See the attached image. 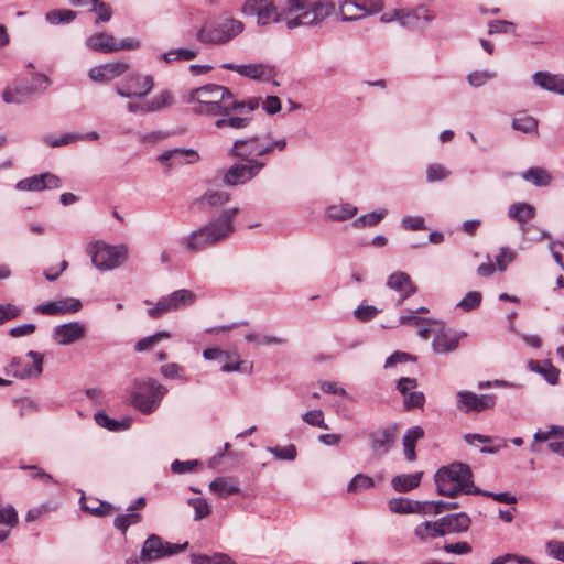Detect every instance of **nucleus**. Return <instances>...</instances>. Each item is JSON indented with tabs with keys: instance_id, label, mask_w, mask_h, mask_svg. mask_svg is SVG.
Listing matches in <instances>:
<instances>
[{
	"instance_id": "f257e3e1",
	"label": "nucleus",
	"mask_w": 564,
	"mask_h": 564,
	"mask_svg": "<svg viewBox=\"0 0 564 564\" xmlns=\"http://www.w3.org/2000/svg\"><path fill=\"white\" fill-rule=\"evenodd\" d=\"M238 214V207L223 210L205 225L184 236L181 245L186 251L195 253L224 242L235 232V219Z\"/></svg>"
},
{
	"instance_id": "f03ea898",
	"label": "nucleus",
	"mask_w": 564,
	"mask_h": 564,
	"mask_svg": "<svg viewBox=\"0 0 564 564\" xmlns=\"http://www.w3.org/2000/svg\"><path fill=\"white\" fill-rule=\"evenodd\" d=\"M284 11L294 14L285 18L288 29L299 26H321L323 22L335 12V4L328 0H286Z\"/></svg>"
},
{
	"instance_id": "7ed1b4c3",
	"label": "nucleus",
	"mask_w": 564,
	"mask_h": 564,
	"mask_svg": "<svg viewBox=\"0 0 564 564\" xmlns=\"http://www.w3.org/2000/svg\"><path fill=\"white\" fill-rule=\"evenodd\" d=\"M437 492L442 496L456 497L460 494L476 495L480 489L474 485L473 473L468 465L452 463L441 467L435 476Z\"/></svg>"
},
{
	"instance_id": "20e7f679",
	"label": "nucleus",
	"mask_w": 564,
	"mask_h": 564,
	"mask_svg": "<svg viewBox=\"0 0 564 564\" xmlns=\"http://www.w3.org/2000/svg\"><path fill=\"white\" fill-rule=\"evenodd\" d=\"M191 99L199 104L198 112L213 116H226L236 109H243L246 105L238 102L231 91L220 85L208 84L192 90Z\"/></svg>"
},
{
	"instance_id": "39448f33",
	"label": "nucleus",
	"mask_w": 564,
	"mask_h": 564,
	"mask_svg": "<svg viewBox=\"0 0 564 564\" xmlns=\"http://www.w3.org/2000/svg\"><path fill=\"white\" fill-rule=\"evenodd\" d=\"M286 145L288 142L284 138L273 140L269 133L263 137L252 135L236 140L229 150V155L248 162L269 155L274 151L283 152Z\"/></svg>"
},
{
	"instance_id": "423d86ee",
	"label": "nucleus",
	"mask_w": 564,
	"mask_h": 564,
	"mask_svg": "<svg viewBox=\"0 0 564 564\" xmlns=\"http://www.w3.org/2000/svg\"><path fill=\"white\" fill-rule=\"evenodd\" d=\"M245 25L240 20L230 18L217 24H205L196 33L198 42L207 45H223L241 34Z\"/></svg>"
},
{
	"instance_id": "0eeeda50",
	"label": "nucleus",
	"mask_w": 564,
	"mask_h": 564,
	"mask_svg": "<svg viewBox=\"0 0 564 564\" xmlns=\"http://www.w3.org/2000/svg\"><path fill=\"white\" fill-rule=\"evenodd\" d=\"M87 251L91 256L93 264L101 271L113 270L127 260V248L124 246L95 242L88 246Z\"/></svg>"
},
{
	"instance_id": "6e6552de",
	"label": "nucleus",
	"mask_w": 564,
	"mask_h": 564,
	"mask_svg": "<svg viewBox=\"0 0 564 564\" xmlns=\"http://www.w3.org/2000/svg\"><path fill=\"white\" fill-rule=\"evenodd\" d=\"M167 389L155 379L144 380L132 394L133 405L142 413L150 414L158 409Z\"/></svg>"
},
{
	"instance_id": "1a4fd4ad",
	"label": "nucleus",
	"mask_w": 564,
	"mask_h": 564,
	"mask_svg": "<svg viewBox=\"0 0 564 564\" xmlns=\"http://www.w3.org/2000/svg\"><path fill=\"white\" fill-rule=\"evenodd\" d=\"M153 86L154 82L152 76L132 73L116 86V93L128 99H143L150 94Z\"/></svg>"
},
{
	"instance_id": "9d476101",
	"label": "nucleus",
	"mask_w": 564,
	"mask_h": 564,
	"mask_svg": "<svg viewBox=\"0 0 564 564\" xmlns=\"http://www.w3.org/2000/svg\"><path fill=\"white\" fill-rule=\"evenodd\" d=\"M241 12L248 17H257L259 25H269L284 21L282 14L279 13L276 6L272 0H246L241 8Z\"/></svg>"
},
{
	"instance_id": "9b49d317",
	"label": "nucleus",
	"mask_w": 564,
	"mask_h": 564,
	"mask_svg": "<svg viewBox=\"0 0 564 564\" xmlns=\"http://www.w3.org/2000/svg\"><path fill=\"white\" fill-rule=\"evenodd\" d=\"M188 545V542L183 544H173L164 541L156 534H151L144 541L140 556L145 560L156 561L165 556H172L183 552Z\"/></svg>"
},
{
	"instance_id": "f8f14e48",
	"label": "nucleus",
	"mask_w": 564,
	"mask_h": 564,
	"mask_svg": "<svg viewBox=\"0 0 564 564\" xmlns=\"http://www.w3.org/2000/svg\"><path fill=\"white\" fill-rule=\"evenodd\" d=\"M265 166L261 160L243 161L231 165L224 174L223 182L227 186H237L246 184L254 178Z\"/></svg>"
},
{
	"instance_id": "ddd939ff",
	"label": "nucleus",
	"mask_w": 564,
	"mask_h": 564,
	"mask_svg": "<svg viewBox=\"0 0 564 564\" xmlns=\"http://www.w3.org/2000/svg\"><path fill=\"white\" fill-rule=\"evenodd\" d=\"M495 404L494 394H477L465 390L457 392V409L467 414L492 409Z\"/></svg>"
},
{
	"instance_id": "4468645a",
	"label": "nucleus",
	"mask_w": 564,
	"mask_h": 564,
	"mask_svg": "<svg viewBox=\"0 0 564 564\" xmlns=\"http://www.w3.org/2000/svg\"><path fill=\"white\" fill-rule=\"evenodd\" d=\"M221 68L232 70L242 77L254 80L270 82L276 75V68L268 63L234 64L226 63Z\"/></svg>"
},
{
	"instance_id": "2eb2a0df",
	"label": "nucleus",
	"mask_w": 564,
	"mask_h": 564,
	"mask_svg": "<svg viewBox=\"0 0 564 564\" xmlns=\"http://www.w3.org/2000/svg\"><path fill=\"white\" fill-rule=\"evenodd\" d=\"M86 333V325L82 322L74 321L56 325L52 330V338L61 346H68L84 339Z\"/></svg>"
},
{
	"instance_id": "dca6fc26",
	"label": "nucleus",
	"mask_w": 564,
	"mask_h": 564,
	"mask_svg": "<svg viewBox=\"0 0 564 564\" xmlns=\"http://www.w3.org/2000/svg\"><path fill=\"white\" fill-rule=\"evenodd\" d=\"M36 91V86L29 85L25 80L14 79L4 87L1 97L7 105H23Z\"/></svg>"
},
{
	"instance_id": "f3484780",
	"label": "nucleus",
	"mask_w": 564,
	"mask_h": 564,
	"mask_svg": "<svg viewBox=\"0 0 564 564\" xmlns=\"http://www.w3.org/2000/svg\"><path fill=\"white\" fill-rule=\"evenodd\" d=\"M83 304L78 299L65 297L57 301L42 303L35 306L34 311L39 314L48 316H58L67 313H76Z\"/></svg>"
},
{
	"instance_id": "a211bd4d",
	"label": "nucleus",
	"mask_w": 564,
	"mask_h": 564,
	"mask_svg": "<svg viewBox=\"0 0 564 564\" xmlns=\"http://www.w3.org/2000/svg\"><path fill=\"white\" fill-rule=\"evenodd\" d=\"M33 360V364L24 362L20 358H14L10 365L12 368L13 376L17 378L25 379L31 377H37L43 371V355L30 350L26 354Z\"/></svg>"
},
{
	"instance_id": "6ab92c4d",
	"label": "nucleus",
	"mask_w": 564,
	"mask_h": 564,
	"mask_svg": "<svg viewBox=\"0 0 564 564\" xmlns=\"http://www.w3.org/2000/svg\"><path fill=\"white\" fill-rule=\"evenodd\" d=\"M199 155L194 149L175 148L162 152L158 161L171 169L183 164H192L198 161Z\"/></svg>"
},
{
	"instance_id": "aec40b11",
	"label": "nucleus",
	"mask_w": 564,
	"mask_h": 564,
	"mask_svg": "<svg viewBox=\"0 0 564 564\" xmlns=\"http://www.w3.org/2000/svg\"><path fill=\"white\" fill-rule=\"evenodd\" d=\"M466 336V333H456L452 329H445L443 326L435 333L432 343L433 350L437 354H447L457 349L459 340Z\"/></svg>"
},
{
	"instance_id": "412c9836",
	"label": "nucleus",
	"mask_w": 564,
	"mask_h": 564,
	"mask_svg": "<svg viewBox=\"0 0 564 564\" xmlns=\"http://www.w3.org/2000/svg\"><path fill=\"white\" fill-rule=\"evenodd\" d=\"M61 186V180L51 173L42 175H34L28 178H23L17 183V188L20 191H43L46 188H58Z\"/></svg>"
},
{
	"instance_id": "4be33fe9",
	"label": "nucleus",
	"mask_w": 564,
	"mask_h": 564,
	"mask_svg": "<svg viewBox=\"0 0 564 564\" xmlns=\"http://www.w3.org/2000/svg\"><path fill=\"white\" fill-rule=\"evenodd\" d=\"M370 446L375 456L387 454L394 442V430L390 427L382 429L369 434Z\"/></svg>"
},
{
	"instance_id": "5701e85b",
	"label": "nucleus",
	"mask_w": 564,
	"mask_h": 564,
	"mask_svg": "<svg viewBox=\"0 0 564 564\" xmlns=\"http://www.w3.org/2000/svg\"><path fill=\"white\" fill-rule=\"evenodd\" d=\"M387 285L401 294L400 303L416 292L415 285L405 272L392 273L388 278Z\"/></svg>"
},
{
	"instance_id": "b1692460",
	"label": "nucleus",
	"mask_w": 564,
	"mask_h": 564,
	"mask_svg": "<svg viewBox=\"0 0 564 564\" xmlns=\"http://www.w3.org/2000/svg\"><path fill=\"white\" fill-rule=\"evenodd\" d=\"M533 83L547 91L564 95V75L536 72L533 75Z\"/></svg>"
},
{
	"instance_id": "393cba45",
	"label": "nucleus",
	"mask_w": 564,
	"mask_h": 564,
	"mask_svg": "<svg viewBox=\"0 0 564 564\" xmlns=\"http://www.w3.org/2000/svg\"><path fill=\"white\" fill-rule=\"evenodd\" d=\"M395 17L400 24L406 28H422L432 19L422 8L412 11L395 10Z\"/></svg>"
},
{
	"instance_id": "a878e982",
	"label": "nucleus",
	"mask_w": 564,
	"mask_h": 564,
	"mask_svg": "<svg viewBox=\"0 0 564 564\" xmlns=\"http://www.w3.org/2000/svg\"><path fill=\"white\" fill-rule=\"evenodd\" d=\"M209 490L219 498H228L240 491L239 482L232 477H217L209 484Z\"/></svg>"
},
{
	"instance_id": "bb28decb",
	"label": "nucleus",
	"mask_w": 564,
	"mask_h": 564,
	"mask_svg": "<svg viewBox=\"0 0 564 564\" xmlns=\"http://www.w3.org/2000/svg\"><path fill=\"white\" fill-rule=\"evenodd\" d=\"M86 45L90 50L104 54L116 52V39L111 34L106 32H100L90 35L86 40Z\"/></svg>"
},
{
	"instance_id": "cd10ccee",
	"label": "nucleus",
	"mask_w": 564,
	"mask_h": 564,
	"mask_svg": "<svg viewBox=\"0 0 564 564\" xmlns=\"http://www.w3.org/2000/svg\"><path fill=\"white\" fill-rule=\"evenodd\" d=\"M508 216L525 230V224L535 217V208L528 203H516L509 207Z\"/></svg>"
},
{
	"instance_id": "c85d7f7f",
	"label": "nucleus",
	"mask_w": 564,
	"mask_h": 564,
	"mask_svg": "<svg viewBox=\"0 0 564 564\" xmlns=\"http://www.w3.org/2000/svg\"><path fill=\"white\" fill-rule=\"evenodd\" d=\"M390 511L394 513H425L424 502L413 501L408 498H392L388 502Z\"/></svg>"
},
{
	"instance_id": "c756f323",
	"label": "nucleus",
	"mask_w": 564,
	"mask_h": 564,
	"mask_svg": "<svg viewBox=\"0 0 564 564\" xmlns=\"http://www.w3.org/2000/svg\"><path fill=\"white\" fill-rule=\"evenodd\" d=\"M79 503L83 510L97 517L110 516L115 510V507L109 502L93 498L82 497Z\"/></svg>"
},
{
	"instance_id": "7c9ffc66",
	"label": "nucleus",
	"mask_w": 564,
	"mask_h": 564,
	"mask_svg": "<svg viewBox=\"0 0 564 564\" xmlns=\"http://www.w3.org/2000/svg\"><path fill=\"white\" fill-rule=\"evenodd\" d=\"M422 476V471L408 475H398L392 478L391 486L398 492H408L420 485Z\"/></svg>"
},
{
	"instance_id": "2f4dec72",
	"label": "nucleus",
	"mask_w": 564,
	"mask_h": 564,
	"mask_svg": "<svg viewBox=\"0 0 564 564\" xmlns=\"http://www.w3.org/2000/svg\"><path fill=\"white\" fill-rule=\"evenodd\" d=\"M528 366L531 371L541 375L550 384L557 383L560 370L550 360H545L543 364L538 360H530Z\"/></svg>"
},
{
	"instance_id": "473e14b6",
	"label": "nucleus",
	"mask_w": 564,
	"mask_h": 564,
	"mask_svg": "<svg viewBox=\"0 0 564 564\" xmlns=\"http://www.w3.org/2000/svg\"><path fill=\"white\" fill-rule=\"evenodd\" d=\"M166 297L170 302V307H172L173 311L185 308L196 301V294L187 289L176 290L166 295Z\"/></svg>"
},
{
	"instance_id": "72a5a7b5",
	"label": "nucleus",
	"mask_w": 564,
	"mask_h": 564,
	"mask_svg": "<svg viewBox=\"0 0 564 564\" xmlns=\"http://www.w3.org/2000/svg\"><path fill=\"white\" fill-rule=\"evenodd\" d=\"M358 212V208L349 203H341L332 205L326 209V216L330 220L344 221L352 218Z\"/></svg>"
},
{
	"instance_id": "f704fd0d",
	"label": "nucleus",
	"mask_w": 564,
	"mask_h": 564,
	"mask_svg": "<svg viewBox=\"0 0 564 564\" xmlns=\"http://www.w3.org/2000/svg\"><path fill=\"white\" fill-rule=\"evenodd\" d=\"M551 437H564V426L551 425L547 431L538 430L533 435V442L530 445L532 453H540L539 443L547 442Z\"/></svg>"
},
{
	"instance_id": "c9c22d12",
	"label": "nucleus",
	"mask_w": 564,
	"mask_h": 564,
	"mask_svg": "<svg viewBox=\"0 0 564 564\" xmlns=\"http://www.w3.org/2000/svg\"><path fill=\"white\" fill-rule=\"evenodd\" d=\"M522 178L538 187L549 186L552 182L551 173L542 167L528 169L522 173Z\"/></svg>"
},
{
	"instance_id": "e433bc0d",
	"label": "nucleus",
	"mask_w": 564,
	"mask_h": 564,
	"mask_svg": "<svg viewBox=\"0 0 564 564\" xmlns=\"http://www.w3.org/2000/svg\"><path fill=\"white\" fill-rule=\"evenodd\" d=\"M234 111H230L226 116L215 121V127L218 129L231 128L235 130H241L248 127L250 119L247 116H232Z\"/></svg>"
},
{
	"instance_id": "4c0bfd02",
	"label": "nucleus",
	"mask_w": 564,
	"mask_h": 564,
	"mask_svg": "<svg viewBox=\"0 0 564 564\" xmlns=\"http://www.w3.org/2000/svg\"><path fill=\"white\" fill-rule=\"evenodd\" d=\"M464 440L469 445H473L475 441H478V442L485 444V446L480 448V452L482 454H495L500 448L507 447V444L505 442L500 445H494L492 437L487 436V435H481V434H466L464 436Z\"/></svg>"
},
{
	"instance_id": "58836bf2",
	"label": "nucleus",
	"mask_w": 564,
	"mask_h": 564,
	"mask_svg": "<svg viewBox=\"0 0 564 564\" xmlns=\"http://www.w3.org/2000/svg\"><path fill=\"white\" fill-rule=\"evenodd\" d=\"M447 521V530L451 533H460L469 529L471 520L465 512L454 513L445 516Z\"/></svg>"
},
{
	"instance_id": "ea45409f",
	"label": "nucleus",
	"mask_w": 564,
	"mask_h": 564,
	"mask_svg": "<svg viewBox=\"0 0 564 564\" xmlns=\"http://www.w3.org/2000/svg\"><path fill=\"white\" fill-rule=\"evenodd\" d=\"M191 562L192 564H237L228 554L221 552L212 555L194 554Z\"/></svg>"
},
{
	"instance_id": "a19ab883",
	"label": "nucleus",
	"mask_w": 564,
	"mask_h": 564,
	"mask_svg": "<svg viewBox=\"0 0 564 564\" xmlns=\"http://www.w3.org/2000/svg\"><path fill=\"white\" fill-rule=\"evenodd\" d=\"M230 199L229 193L224 189H208L204 193L200 200L210 207H219L228 203Z\"/></svg>"
},
{
	"instance_id": "79ce46f5",
	"label": "nucleus",
	"mask_w": 564,
	"mask_h": 564,
	"mask_svg": "<svg viewBox=\"0 0 564 564\" xmlns=\"http://www.w3.org/2000/svg\"><path fill=\"white\" fill-rule=\"evenodd\" d=\"M197 56V51L191 48H174L161 55V59L166 63L176 61H192Z\"/></svg>"
},
{
	"instance_id": "37998d69",
	"label": "nucleus",
	"mask_w": 564,
	"mask_h": 564,
	"mask_svg": "<svg viewBox=\"0 0 564 564\" xmlns=\"http://www.w3.org/2000/svg\"><path fill=\"white\" fill-rule=\"evenodd\" d=\"M512 128L523 133L536 132L538 121L535 118L521 113L512 120Z\"/></svg>"
},
{
	"instance_id": "c03bdc74",
	"label": "nucleus",
	"mask_w": 564,
	"mask_h": 564,
	"mask_svg": "<svg viewBox=\"0 0 564 564\" xmlns=\"http://www.w3.org/2000/svg\"><path fill=\"white\" fill-rule=\"evenodd\" d=\"M170 337H171V334L169 332H165V330L158 332L151 336L139 339L134 345V349L138 352L149 350V349L153 348L160 340L170 338Z\"/></svg>"
},
{
	"instance_id": "a18cd8bd",
	"label": "nucleus",
	"mask_w": 564,
	"mask_h": 564,
	"mask_svg": "<svg viewBox=\"0 0 564 564\" xmlns=\"http://www.w3.org/2000/svg\"><path fill=\"white\" fill-rule=\"evenodd\" d=\"M375 487V480L365 474H357L348 484V492H360Z\"/></svg>"
},
{
	"instance_id": "49530a36",
	"label": "nucleus",
	"mask_w": 564,
	"mask_h": 564,
	"mask_svg": "<svg viewBox=\"0 0 564 564\" xmlns=\"http://www.w3.org/2000/svg\"><path fill=\"white\" fill-rule=\"evenodd\" d=\"M141 514L134 511H128L126 514L117 516L115 518L113 525L124 534L130 525L137 524L141 522Z\"/></svg>"
},
{
	"instance_id": "de8ad7c7",
	"label": "nucleus",
	"mask_w": 564,
	"mask_h": 564,
	"mask_svg": "<svg viewBox=\"0 0 564 564\" xmlns=\"http://www.w3.org/2000/svg\"><path fill=\"white\" fill-rule=\"evenodd\" d=\"M339 14L343 21H356L361 19L356 0H345L340 3Z\"/></svg>"
},
{
	"instance_id": "09e8293b",
	"label": "nucleus",
	"mask_w": 564,
	"mask_h": 564,
	"mask_svg": "<svg viewBox=\"0 0 564 564\" xmlns=\"http://www.w3.org/2000/svg\"><path fill=\"white\" fill-rule=\"evenodd\" d=\"M187 503L194 509V520L200 521L204 518L208 517L210 513V507L206 499L197 497V498H189L187 500Z\"/></svg>"
},
{
	"instance_id": "8fccbe9b",
	"label": "nucleus",
	"mask_w": 564,
	"mask_h": 564,
	"mask_svg": "<svg viewBox=\"0 0 564 564\" xmlns=\"http://www.w3.org/2000/svg\"><path fill=\"white\" fill-rule=\"evenodd\" d=\"M388 214L387 209H380L379 212H372L358 217L354 223V227L375 226L379 224Z\"/></svg>"
},
{
	"instance_id": "3c124183",
	"label": "nucleus",
	"mask_w": 564,
	"mask_h": 564,
	"mask_svg": "<svg viewBox=\"0 0 564 564\" xmlns=\"http://www.w3.org/2000/svg\"><path fill=\"white\" fill-rule=\"evenodd\" d=\"M361 19L367 15L377 14L383 9L382 0H356Z\"/></svg>"
},
{
	"instance_id": "603ef678",
	"label": "nucleus",
	"mask_w": 564,
	"mask_h": 564,
	"mask_svg": "<svg viewBox=\"0 0 564 564\" xmlns=\"http://www.w3.org/2000/svg\"><path fill=\"white\" fill-rule=\"evenodd\" d=\"M76 18V12L63 9V10H52L46 13V20L51 24H59V23H68Z\"/></svg>"
},
{
	"instance_id": "864d4df0",
	"label": "nucleus",
	"mask_w": 564,
	"mask_h": 564,
	"mask_svg": "<svg viewBox=\"0 0 564 564\" xmlns=\"http://www.w3.org/2000/svg\"><path fill=\"white\" fill-rule=\"evenodd\" d=\"M172 101H173L172 95L167 90H164V91L160 93L158 96H155L154 98H152L150 101H148L149 111L150 112L161 111L164 108H166L167 106H170L172 104Z\"/></svg>"
},
{
	"instance_id": "5fc2aeb1",
	"label": "nucleus",
	"mask_w": 564,
	"mask_h": 564,
	"mask_svg": "<svg viewBox=\"0 0 564 564\" xmlns=\"http://www.w3.org/2000/svg\"><path fill=\"white\" fill-rule=\"evenodd\" d=\"M451 174V171L442 164H430L426 169V180L430 183L446 180Z\"/></svg>"
},
{
	"instance_id": "6e6d98bb",
	"label": "nucleus",
	"mask_w": 564,
	"mask_h": 564,
	"mask_svg": "<svg viewBox=\"0 0 564 564\" xmlns=\"http://www.w3.org/2000/svg\"><path fill=\"white\" fill-rule=\"evenodd\" d=\"M482 295L480 292L469 291L457 304V306L465 312H469L477 308L480 305Z\"/></svg>"
},
{
	"instance_id": "4d7b16f0",
	"label": "nucleus",
	"mask_w": 564,
	"mask_h": 564,
	"mask_svg": "<svg viewBox=\"0 0 564 564\" xmlns=\"http://www.w3.org/2000/svg\"><path fill=\"white\" fill-rule=\"evenodd\" d=\"M79 137L75 133H65L58 138H55L51 134H45L43 137V142L51 148H58L63 145H67L72 142L78 141Z\"/></svg>"
},
{
	"instance_id": "13d9d810",
	"label": "nucleus",
	"mask_w": 564,
	"mask_h": 564,
	"mask_svg": "<svg viewBox=\"0 0 564 564\" xmlns=\"http://www.w3.org/2000/svg\"><path fill=\"white\" fill-rule=\"evenodd\" d=\"M516 251L508 248V247H501L499 250V253L496 256V268L499 271H505L508 265L516 259Z\"/></svg>"
},
{
	"instance_id": "bf43d9fd",
	"label": "nucleus",
	"mask_w": 564,
	"mask_h": 564,
	"mask_svg": "<svg viewBox=\"0 0 564 564\" xmlns=\"http://www.w3.org/2000/svg\"><path fill=\"white\" fill-rule=\"evenodd\" d=\"M302 420L311 426H317L324 430L328 429V425L324 421V413L319 409L305 412L302 415Z\"/></svg>"
},
{
	"instance_id": "052dcab7",
	"label": "nucleus",
	"mask_w": 564,
	"mask_h": 564,
	"mask_svg": "<svg viewBox=\"0 0 564 564\" xmlns=\"http://www.w3.org/2000/svg\"><path fill=\"white\" fill-rule=\"evenodd\" d=\"M495 77V72L475 70L467 76V82L473 87H480Z\"/></svg>"
},
{
	"instance_id": "680f3d73",
	"label": "nucleus",
	"mask_w": 564,
	"mask_h": 564,
	"mask_svg": "<svg viewBox=\"0 0 564 564\" xmlns=\"http://www.w3.org/2000/svg\"><path fill=\"white\" fill-rule=\"evenodd\" d=\"M268 451L271 454H273L275 458L281 459V460H294L296 458V454H297L296 447L292 444L284 446V447H280V446L268 447Z\"/></svg>"
},
{
	"instance_id": "e2e57ef3",
	"label": "nucleus",
	"mask_w": 564,
	"mask_h": 564,
	"mask_svg": "<svg viewBox=\"0 0 564 564\" xmlns=\"http://www.w3.org/2000/svg\"><path fill=\"white\" fill-rule=\"evenodd\" d=\"M104 70H106V78L108 79V82L121 76L130 67L129 64L126 62L107 63L104 64Z\"/></svg>"
},
{
	"instance_id": "0e129e2a",
	"label": "nucleus",
	"mask_w": 564,
	"mask_h": 564,
	"mask_svg": "<svg viewBox=\"0 0 564 564\" xmlns=\"http://www.w3.org/2000/svg\"><path fill=\"white\" fill-rule=\"evenodd\" d=\"M91 4V11L97 15L96 23L108 22L111 19L112 12L108 3L96 0Z\"/></svg>"
},
{
	"instance_id": "69168bd1",
	"label": "nucleus",
	"mask_w": 564,
	"mask_h": 564,
	"mask_svg": "<svg viewBox=\"0 0 564 564\" xmlns=\"http://www.w3.org/2000/svg\"><path fill=\"white\" fill-rule=\"evenodd\" d=\"M169 312H173V310L170 307L167 297L163 296L155 303L153 307L148 310V315L153 319H158Z\"/></svg>"
},
{
	"instance_id": "338daca9",
	"label": "nucleus",
	"mask_w": 564,
	"mask_h": 564,
	"mask_svg": "<svg viewBox=\"0 0 564 564\" xmlns=\"http://www.w3.org/2000/svg\"><path fill=\"white\" fill-rule=\"evenodd\" d=\"M490 564H535L532 560L516 554H506L503 556L496 557Z\"/></svg>"
},
{
	"instance_id": "774afa93",
	"label": "nucleus",
	"mask_w": 564,
	"mask_h": 564,
	"mask_svg": "<svg viewBox=\"0 0 564 564\" xmlns=\"http://www.w3.org/2000/svg\"><path fill=\"white\" fill-rule=\"evenodd\" d=\"M545 551L551 557L564 562V541H549L545 544Z\"/></svg>"
}]
</instances>
